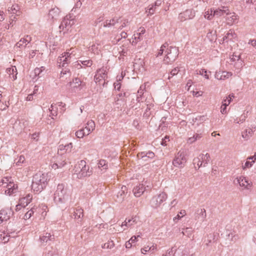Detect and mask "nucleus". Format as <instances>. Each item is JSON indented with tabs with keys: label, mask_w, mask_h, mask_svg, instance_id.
I'll use <instances>...</instances> for the list:
<instances>
[{
	"label": "nucleus",
	"mask_w": 256,
	"mask_h": 256,
	"mask_svg": "<svg viewBox=\"0 0 256 256\" xmlns=\"http://www.w3.org/2000/svg\"><path fill=\"white\" fill-rule=\"evenodd\" d=\"M48 180V174L36 173L33 176L32 189L36 192H42L47 185Z\"/></svg>",
	"instance_id": "1"
},
{
	"label": "nucleus",
	"mask_w": 256,
	"mask_h": 256,
	"mask_svg": "<svg viewBox=\"0 0 256 256\" xmlns=\"http://www.w3.org/2000/svg\"><path fill=\"white\" fill-rule=\"evenodd\" d=\"M69 194L65 186L62 184H58L56 190L54 193V200L57 204H64L68 200Z\"/></svg>",
	"instance_id": "2"
},
{
	"label": "nucleus",
	"mask_w": 256,
	"mask_h": 256,
	"mask_svg": "<svg viewBox=\"0 0 256 256\" xmlns=\"http://www.w3.org/2000/svg\"><path fill=\"white\" fill-rule=\"evenodd\" d=\"M0 186L4 188V192L6 194L10 196L17 192L18 186L12 180L11 178H4L0 182Z\"/></svg>",
	"instance_id": "3"
},
{
	"label": "nucleus",
	"mask_w": 256,
	"mask_h": 256,
	"mask_svg": "<svg viewBox=\"0 0 256 256\" xmlns=\"http://www.w3.org/2000/svg\"><path fill=\"white\" fill-rule=\"evenodd\" d=\"M178 55V50L176 47L168 46L166 50V56L163 60L164 64H170L176 59Z\"/></svg>",
	"instance_id": "4"
},
{
	"label": "nucleus",
	"mask_w": 256,
	"mask_h": 256,
	"mask_svg": "<svg viewBox=\"0 0 256 256\" xmlns=\"http://www.w3.org/2000/svg\"><path fill=\"white\" fill-rule=\"evenodd\" d=\"M76 54V50L74 48H72L68 50L62 54V56L58 58V62L59 64V66L64 67L66 64L70 63Z\"/></svg>",
	"instance_id": "5"
},
{
	"label": "nucleus",
	"mask_w": 256,
	"mask_h": 256,
	"mask_svg": "<svg viewBox=\"0 0 256 256\" xmlns=\"http://www.w3.org/2000/svg\"><path fill=\"white\" fill-rule=\"evenodd\" d=\"M210 155L208 153L200 154L193 160V164L196 168H199L201 166H206L210 160Z\"/></svg>",
	"instance_id": "6"
},
{
	"label": "nucleus",
	"mask_w": 256,
	"mask_h": 256,
	"mask_svg": "<svg viewBox=\"0 0 256 256\" xmlns=\"http://www.w3.org/2000/svg\"><path fill=\"white\" fill-rule=\"evenodd\" d=\"M186 162V154L183 151L180 150L176 155L172 161V164L175 167L182 168L184 167Z\"/></svg>",
	"instance_id": "7"
},
{
	"label": "nucleus",
	"mask_w": 256,
	"mask_h": 256,
	"mask_svg": "<svg viewBox=\"0 0 256 256\" xmlns=\"http://www.w3.org/2000/svg\"><path fill=\"white\" fill-rule=\"evenodd\" d=\"M167 198V194L162 192L152 197L150 200V205L152 208H157Z\"/></svg>",
	"instance_id": "8"
},
{
	"label": "nucleus",
	"mask_w": 256,
	"mask_h": 256,
	"mask_svg": "<svg viewBox=\"0 0 256 256\" xmlns=\"http://www.w3.org/2000/svg\"><path fill=\"white\" fill-rule=\"evenodd\" d=\"M234 184H238L244 189L249 190L252 186V184L249 182L246 177L240 176L236 177L234 180Z\"/></svg>",
	"instance_id": "9"
},
{
	"label": "nucleus",
	"mask_w": 256,
	"mask_h": 256,
	"mask_svg": "<svg viewBox=\"0 0 256 256\" xmlns=\"http://www.w3.org/2000/svg\"><path fill=\"white\" fill-rule=\"evenodd\" d=\"M107 78L106 68L102 67L96 70V72L94 76V80L96 83L100 82V81L104 80V82L103 85L104 86Z\"/></svg>",
	"instance_id": "10"
},
{
	"label": "nucleus",
	"mask_w": 256,
	"mask_h": 256,
	"mask_svg": "<svg viewBox=\"0 0 256 256\" xmlns=\"http://www.w3.org/2000/svg\"><path fill=\"white\" fill-rule=\"evenodd\" d=\"M195 16V12L192 9L186 10L185 11L180 12L178 15V19L181 22L190 20Z\"/></svg>",
	"instance_id": "11"
},
{
	"label": "nucleus",
	"mask_w": 256,
	"mask_h": 256,
	"mask_svg": "<svg viewBox=\"0 0 256 256\" xmlns=\"http://www.w3.org/2000/svg\"><path fill=\"white\" fill-rule=\"evenodd\" d=\"M80 168L82 166L80 172V176H90L92 174V170H90V166L86 164V161L82 160L79 163Z\"/></svg>",
	"instance_id": "12"
},
{
	"label": "nucleus",
	"mask_w": 256,
	"mask_h": 256,
	"mask_svg": "<svg viewBox=\"0 0 256 256\" xmlns=\"http://www.w3.org/2000/svg\"><path fill=\"white\" fill-rule=\"evenodd\" d=\"M224 19L228 25L232 26L238 22V16L235 12H232L230 10V14H226V16H224Z\"/></svg>",
	"instance_id": "13"
},
{
	"label": "nucleus",
	"mask_w": 256,
	"mask_h": 256,
	"mask_svg": "<svg viewBox=\"0 0 256 256\" xmlns=\"http://www.w3.org/2000/svg\"><path fill=\"white\" fill-rule=\"evenodd\" d=\"M230 14V9L228 6H220L218 8L214 9V15L216 18H220V16H224L226 14Z\"/></svg>",
	"instance_id": "14"
},
{
	"label": "nucleus",
	"mask_w": 256,
	"mask_h": 256,
	"mask_svg": "<svg viewBox=\"0 0 256 256\" xmlns=\"http://www.w3.org/2000/svg\"><path fill=\"white\" fill-rule=\"evenodd\" d=\"M255 131L256 126H251L242 132V136L245 140H248L252 137Z\"/></svg>",
	"instance_id": "15"
},
{
	"label": "nucleus",
	"mask_w": 256,
	"mask_h": 256,
	"mask_svg": "<svg viewBox=\"0 0 256 256\" xmlns=\"http://www.w3.org/2000/svg\"><path fill=\"white\" fill-rule=\"evenodd\" d=\"M84 216V210L78 206L74 209L72 217L78 223L81 222Z\"/></svg>",
	"instance_id": "16"
},
{
	"label": "nucleus",
	"mask_w": 256,
	"mask_h": 256,
	"mask_svg": "<svg viewBox=\"0 0 256 256\" xmlns=\"http://www.w3.org/2000/svg\"><path fill=\"white\" fill-rule=\"evenodd\" d=\"M55 239L54 236L50 232H46L42 234L39 238L40 242L42 245H44L50 241H54Z\"/></svg>",
	"instance_id": "17"
},
{
	"label": "nucleus",
	"mask_w": 256,
	"mask_h": 256,
	"mask_svg": "<svg viewBox=\"0 0 256 256\" xmlns=\"http://www.w3.org/2000/svg\"><path fill=\"white\" fill-rule=\"evenodd\" d=\"M70 84L71 88L74 92L80 90L83 86L82 81L78 78H75Z\"/></svg>",
	"instance_id": "18"
},
{
	"label": "nucleus",
	"mask_w": 256,
	"mask_h": 256,
	"mask_svg": "<svg viewBox=\"0 0 256 256\" xmlns=\"http://www.w3.org/2000/svg\"><path fill=\"white\" fill-rule=\"evenodd\" d=\"M32 40V38L28 35H26L24 38L20 39L15 45L16 48H25L27 44Z\"/></svg>",
	"instance_id": "19"
},
{
	"label": "nucleus",
	"mask_w": 256,
	"mask_h": 256,
	"mask_svg": "<svg viewBox=\"0 0 256 256\" xmlns=\"http://www.w3.org/2000/svg\"><path fill=\"white\" fill-rule=\"evenodd\" d=\"M162 2V0H156L154 4L148 7L146 10V13L148 14V16H152L154 14L156 6H160Z\"/></svg>",
	"instance_id": "20"
},
{
	"label": "nucleus",
	"mask_w": 256,
	"mask_h": 256,
	"mask_svg": "<svg viewBox=\"0 0 256 256\" xmlns=\"http://www.w3.org/2000/svg\"><path fill=\"white\" fill-rule=\"evenodd\" d=\"M232 76V72L226 71H218L215 74V78L218 80H224Z\"/></svg>",
	"instance_id": "21"
},
{
	"label": "nucleus",
	"mask_w": 256,
	"mask_h": 256,
	"mask_svg": "<svg viewBox=\"0 0 256 256\" xmlns=\"http://www.w3.org/2000/svg\"><path fill=\"white\" fill-rule=\"evenodd\" d=\"M256 160V154L252 156H249L247 158V160L246 162L244 164H242V168L244 170H246L248 168H251L253 164Z\"/></svg>",
	"instance_id": "22"
},
{
	"label": "nucleus",
	"mask_w": 256,
	"mask_h": 256,
	"mask_svg": "<svg viewBox=\"0 0 256 256\" xmlns=\"http://www.w3.org/2000/svg\"><path fill=\"white\" fill-rule=\"evenodd\" d=\"M72 147L73 145L72 142L66 144H62L58 146V152H62V154H64V153H69L72 151Z\"/></svg>",
	"instance_id": "23"
},
{
	"label": "nucleus",
	"mask_w": 256,
	"mask_h": 256,
	"mask_svg": "<svg viewBox=\"0 0 256 256\" xmlns=\"http://www.w3.org/2000/svg\"><path fill=\"white\" fill-rule=\"evenodd\" d=\"M81 64H82L84 66L90 67L92 64V61L90 60H80L75 62L74 66L76 68L80 69L82 68Z\"/></svg>",
	"instance_id": "24"
},
{
	"label": "nucleus",
	"mask_w": 256,
	"mask_h": 256,
	"mask_svg": "<svg viewBox=\"0 0 256 256\" xmlns=\"http://www.w3.org/2000/svg\"><path fill=\"white\" fill-rule=\"evenodd\" d=\"M10 216V211L7 210H2L0 211V224L4 221L9 220Z\"/></svg>",
	"instance_id": "25"
},
{
	"label": "nucleus",
	"mask_w": 256,
	"mask_h": 256,
	"mask_svg": "<svg viewBox=\"0 0 256 256\" xmlns=\"http://www.w3.org/2000/svg\"><path fill=\"white\" fill-rule=\"evenodd\" d=\"M146 188L142 184H139L133 189V192L135 196H140L145 191Z\"/></svg>",
	"instance_id": "26"
},
{
	"label": "nucleus",
	"mask_w": 256,
	"mask_h": 256,
	"mask_svg": "<svg viewBox=\"0 0 256 256\" xmlns=\"http://www.w3.org/2000/svg\"><path fill=\"white\" fill-rule=\"evenodd\" d=\"M60 10L58 8H52L49 11L48 14V18L52 20H57L60 16Z\"/></svg>",
	"instance_id": "27"
},
{
	"label": "nucleus",
	"mask_w": 256,
	"mask_h": 256,
	"mask_svg": "<svg viewBox=\"0 0 256 256\" xmlns=\"http://www.w3.org/2000/svg\"><path fill=\"white\" fill-rule=\"evenodd\" d=\"M206 120V117L204 116H198L195 118H192L190 124L196 128L200 124L203 123Z\"/></svg>",
	"instance_id": "28"
},
{
	"label": "nucleus",
	"mask_w": 256,
	"mask_h": 256,
	"mask_svg": "<svg viewBox=\"0 0 256 256\" xmlns=\"http://www.w3.org/2000/svg\"><path fill=\"white\" fill-rule=\"evenodd\" d=\"M98 167L102 172H104L108 168L109 164L106 160L101 159L98 162Z\"/></svg>",
	"instance_id": "29"
},
{
	"label": "nucleus",
	"mask_w": 256,
	"mask_h": 256,
	"mask_svg": "<svg viewBox=\"0 0 256 256\" xmlns=\"http://www.w3.org/2000/svg\"><path fill=\"white\" fill-rule=\"evenodd\" d=\"M8 11L10 14H16L17 16H20L22 14L20 8L17 4H12L11 7L8 8Z\"/></svg>",
	"instance_id": "30"
},
{
	"label": "nucleus",
	"mask_w": 256,
	"mask_h": 256,
	"mask_svg": "<svg viewBox=\"0 0 256 256\" xmlns=\"http://www.w3.org/2000/svg\"><path fill=\"white\" fill-rule=\"evenodd\" d=\"M6 72L9 74L10 78L12 80L14 81L16 79L18 72L15 66H12L11 68H7Z\"/></svg>",
	"instance_id": "31"
},
{
	"label": "nucleus",
	"mask_w": 256,
	"mask_h": 256,
	"mask_svg": "<svg viewBox=\"0 0 256 256\" xmlns=\"http://www.w3.org/2000/svg\"><path fill=\"white\" fill-rule=\"evenodd\" d=\"M84 130L86 132L87 134L91 133L95 128V123L92 120H88L86 123V126H85Z\"/></svg>",
	"instance_id": "32"
},
{
	"label": "nucleus",
	"mask_w": 256,
	"mask_h": 256,
	"mask_svg": "<svg viewBox=\"0 0 256 256\" xmlns=\"http://www.w3.org/2000/svg\"><path fill=\"white\" fill-rule=\"evenodd\" d=\"M32 198V196L31 194H27L26 196L22 198L20 200V202L22 204V207L24 208L28 206L29 203H30Z\"/></svg>",
	"instance_id": "33"
},
{
	"label": "nucleus",
	"mask_w": 256,
	"mask_h": 256,
	"mask_svg": "<svg viewBox=\"0 0 256 256\" xmlns=\"http://www.w3.org/2000/svg\"><path fill=\"white\" fill-rule=\"evenodd\" d=\"M119 18H114L110 20H106L104 22V27H110L114 26L118 22Z\"/></svg>",
	"instance_id": "34"
},
{
	"label": "nucleus",
	"mask_w": 256,
	"mask_h": 256,
	"mask_svg": "<svg viewBox=\"0 0 256 256\" xmlns=\"http://www.w3.org/2000/svg\"><path fill=\"white\" fill-rule=\"evenodd\" d=\"M202 138V134L201 133L198 134L196 133L194 134V136L192 137L189 138L188 139V144H192L196 140H200Z\"/></svg>",
	"instance_id": "35"
},
{
	"label": "nucleus",
	"mask_w": 256,
	"mask_h": 256,
	"mask_svg": "<svg viewBox=\"0 0 256 256\" xmlns=\"http://www.w3.org/2000/svg\"><path fill=\"white\" fill-rule=\"evenodd\" d=\"M71 20H68V18H64L59 28L60 30H64V28H66L67 26H71Z\"/></svg>",
	"instance_id": "36"
},
{
	"label": "nucleus",
	"mask_w": 256,
	"mask_h": 256,
	"mask_svg": "<svg viewBox=\"0 0 256 256\" xmlns=\"http://www.w3.org/2000/svg\"><path fill=\"white\" fill-rule=\"evenodd\" d=\"M236 37V34L232 30H230L224 37V40H232Z\"/></svg>",
	"instance_id": "37"
},
{
	"label": "nucleus",
	"mask_w": 256,
	"mask_h": 256,
	"mask_svg": "<svg viewBox=\"0 0 256 256\" xmlns=\"http://www.w3.org/2000/svg\"><path fill=\"white\" fill-rule=\"evenodd\" d=\"M214 16V8L208 9L204 12V17L208 20H212Z\"/></svg>",
	"instance_id": "38"
},
{
	"label": "nucleus",
	"mask_w": 256,
	"mask_h": 256,
	"mask_svg": "<svg viewBox=\"0 0 256 256\" xmlns=\"http://www.w3.org/2000/svg\"><path fill=\"white\" fill-rule=\"evenodd\" d=\"M126 190V186H122L121 190L118 193L117 197L118 202H122L125 196V191Z\"/></svg>",
	"instance_id": "39"
},
{
	"label": "nucleus",
	"mask_w": 256,
	"mask_h": 256,
	"mask_svg": "<svg viewBox=\"0 0 256 256\" xmlns=\"http://www.w3.org/2000/svg\"><path fill=\"white\" fill-rule=\"evenodd\" d=\"M184 231L182 232V234L184 236H186L187 238H193L194 236L192 234L194 233V230L191 228H186L185 229H184Z\"/></svg>",
	"instance_id": "40"
},
{
	"label": "nucleus",
	"mask_w": 256,
	"mask_h": 256,
	"mask_svg": "<svg viewBox=\"0 0 256 256\" xmlns=\"http://www.w3.org/2000/svg\"><path fill=\"white\" fill-rule=\"evenodd\" d=\"M136 223V219L134 218H126V220L122 224L121 226L122 227L124 226H126L127 227H130L132 226L134 224Z\"/></svg>",
	"instance_id": "41"
},
{
	"label": "nucleus",
	"mask_w": 256,
	"mask_h": 256,
	"mask_svg": "<svg viewBox=\"0 0 256 256\" xmlns=\"http://www.w3.org/2000/svg\"><path fill=\"white\" fill-rule=\"evenodd\" d=\"M230 62H236L238 61L240 63L241 65L242 64V60H240V54L238 53L234 52L233 54L230 56Z\"/></svg>",
	"instance_id": "42"
},
{
	"label": "nucleus",
	"mask_w": 256,
	"mask_h": 256,
	"mask_svg": "<svg viewBox=\"0 0 256 256\" xmlns=\"http://www.w3.org/2000/svg\"><path fill=\"white\" fill-rule=\"evenodd\" d=\"M145 86H141L138 91L136 101L140 102L141 101L142 96L144 94V90L145 89Z\"/></svg>",
	"instance_id": "43"
},
{
	"label": "nucleus",
	"mask_w": 256,
	"mask_h": 256,
	"mask_svg": "<svg viewBox=\"0 0 256 256\" xmlns=\"http://www.w3.org/2000/svg\"><path fill=\"white\" fill-rule=\"evenodd\" d=\"M75 134L76 136L79 138H82L86 136H88V134H86V132H85L84 128H82L81 129L76 131L75 133Z\"/></svg>",
	"instance_id": "44"
},
{
	"label": "nucleus",
	"mask_w": 256,
	"mask_h": 256,
	"mask_svg": "<svg viewBox=\"0 0 256 256\" xmlns=\"http://www.w3.org/2000/svg\"><path fill=\"white\" fill-rule=\"evenodd\" d=\"M168 46V44L167 42H166L164 44H162L161 46V47H160V49L159 50L158 52V53L156 54V57H158L160 56H161L163 54L164 52L166 53V50Z\"/></svg>",
	"instance_id": "45"
},
{
	"label": "nucleus",
	"mask_w": 256,
	"mask_h": 256,
	"mask_svg": "<svg viewBox=\"0 0 256 256\" xmlns=\"http://www.w3.org/2000/svg\"><path fill=\"white\" fill-rule=\"evenodd\" d=\"M208 73V72L205 69H200V70H196L197 74H199L203 76L206 79H209V75ZM208 73L210 74L211 72H208Z\"/></svg>",
	"instance_id": "46"
},
{
	"label": "nucleus",
	"mask_w": 256,
	"mask_h": 256,
	"mask_svg": "<svg viewBox=\"0 0 256 256\" xmlns=\"http://www.w3.org/2000/svg\"><path fill=\"white\" fill-rule=\"evenodd\" d=\"M10 236L5 233L0 234V242L5 244L9 240Z\"/></svg>",
	"instance_id": "47"
},
{
	"label": "nucleus",
	"mask_w": 256,
	"mask_h": 256,
	"mask_svg": "<svg viewBox=\"0 0 256 256\" xmlns=\"http://www.w3.org/2000/svg\"><path fill=\"white\" fill-rule=\"evenodd\" d=\"M114 246V244L112 240H108L107 242L102 245V248L111 249Z\"/></svg>",
	"instance_id": "48"
},
{
	"label": "nucleus",
	"mask_w": 256,
	"mask_h": 256,
	"mask_svg": "<svg viewBox=\"0 0 256 256\" xmlns=\"http://www.w3.org/2000/svg\"><path fill=\"white\" fill-rule=\"evenodd\" d=\"M228 236L230 240L235 242L236 241L238 238V235L236 234L234 232H230L228 234Z\"/></svg>",
	"instance_id": "49"
},
{
	"label": "nucleus",
	"mask_w": 256,
	"mask_h": 256,
	"mask_svg": "<svg viewBox=\"0 0 256 256\" xmlns=\"http://www.w3.org/2000/svg\"><path fill=\"white\" fill-rule=\"evenodd\" d=\"M44 256H58V255L56 251L52 248L51 250H48L47 252H46V254H44Z\"/></svg>",
	"instance_id": "50"
},
{
	"label": "nucleus",
	"mask_w": 256,
	"mask_h": 256,
	"mask_svg": "<svg viewBox=\"0 0 256 256\" xmlns=\"http://www.w3.org/2000/svg\"><path fill=\"white\" fill-rule=\"evenodd\" d=\"M198 212H200L198 214L200 215L199 218H200L202 221L204 220L206 216V210L205 209L201 208L200 210H198Z\"/></svg>",
	"instance_id": "51"
},
{
	"label": "nucleus",
	"mask_w": 256,
	"mask_h": 256,
	"mask_svg": "<svg viewBox=\"0 0 256 256\" xmlns=\"http://www.w3.org/2000/svg\"><path fill=\"white\" fill-rule=\"evenodd\" d=\"M57 108L56 106H55L54 105L52 104L50 108H49V110L50 111V116H56L57 115V111H56ZM52 119H54L53 117H52Z\"/></svg>",
	"instance_id": "52"
},
{
	"label": "nucleus",
	"mask_w": 256,
	"mask_h": 256,
	"mask_svg": "<svg viewBox=\"0 0 256 256\" xmlns=\"http://www.w3.org/2000/svg\"><path fill=\"white\" fill-rule=\"evenodd\" d=\"M180 70V68L178 67L175 68H174L172 69L170 72V74H169L168 78L170 79L172 76L176 75L178 73Z\"/></svg>",
	"instance_id": "53"
},
{
	"label": "nucleus",
	"mask_w": 256,
	"mask_h": 256,
	"mask_svg": "<svg viewBox=\"0 0 256 256\" xmlns=\"http://www.w3.org/2000/svg\"><path fill=\"white\" fill-rule=\"evenodd\" d=\"M246 116L244 115H242L239 118H236L234 120V122L238 124L243 123L246 120Z\"/></svg>",
	"instance_id": "54"
},
{
	"label": "nucleus",
	"mask_w": 256,
	"mask_h": 256,
	"mask_svg": "<svg viewBox=\"0 0 256 256\" xmlns=\"http://www.w3.org/2000/svg\"><path fill=\"white\" fill-rule=\"evenodd\" d=\"M186 214V212L185 210H181L180 212L177 216L174 218V220L175 221L176 220H180L182 217Z\"/></svg>",
	"instance_id": "55"
},
{
	"label": "nucleus",
	"mask_w": 256,
	"mask_h": 256,
	"mask_svg": "<svg viewBox=\"0 0 256 256\" xmlns=\"http://www.w3.org/2000/svg\"><path fill=\"white\" fill-rule=\"evenodd\" d=\"M146 112L144 113V115L146 116H148L150 114V112H148V111L150 110L151 108L153 106V104H146Z\"/></svg>",
	"instance_id": "56"
},
{
	"label": "nucleus",
	"mask_w": 256,
	"mask_h": 256,
	"mask_svg": "<svg viewBox=\"0 0 256 256\" xmlns=\"http://www.w3.org/2000/svg\"><path fill=\"white\" fill-rule=\"evenodd\" d=\"M134 40L132 42V44L134 42L136 44L138 41L140 40V34L136 33L134 35Z\"/></svg>",
	"instance_id": "57"
},
{
	"label": "nucleus",
	"mask_w": 256,
	"mask_h": 256,
	"mask_svg": "<svg viewBox=\"0 0 256 256\" xmlns=\"http://www.w3.org/2000/svg\"><path fill=\"white\" fill-rule=\"evenodd\" d=\"M229 104H228L226 102H224V104H222L221 108H220V112L222 114H224L226 113V106H228Z\"/></svg>",
	"instance_id": "58"
},
{
	"label": "nucleus",
	"mask_w": 256,
	"mask_h": 256,
	"mask_svg": "<svg viewBox=\"0 0 256 256\" xmlns=\"http://www.w3.org/2000/svg\"><path fill=\"white\" fill-rule=\"evenodd\" d=\"M98 48L94 44L89 48V50L91 51L94 54L98 53Z\"/></svg>",
	"instance_id": "59"
},
{
	"label": "nucleus",
	"mask_w": 256,
	"mask_h": 256,
	"mask_svg": "<svg viewBox=\"0 0 256 256\" xmlns=\"http://www.w3.org/2000/svg\"><path fill=\"white\" fill-rule=\"evenodd\" d=\"M119 53L120 54V57L122 58V56H125L127 54L128 50L120 48V50H119Z\"/></svg>",
	"instance_id": "60"
},
{
	"label": "nucleus",
	"mask_w": 256,
	"mask_h": 256,
	"mask_svg": "<svg viewBox=\"0 0 256 256\" xmlns=\"http://www.w3.org/2000/svg\"><path fill=\"white\" fill-rule=\"evenodd\" d=\"M34 208H32L29 211H28L26 214H25V217L27 218H30L32 215L34 214Z\"/></svg>",
	"instance_id": "61"
},
{
	"label": "nucleus",
	"mask_w": 256,
	"mask_h": 256,
	"mask_svg": "<svg viewBox=\"0 0 256 256\" xmlns=\"http://www.w3.org/2000/svg\"><path fill=\"white\" fill-rule=\"evenodd\" d=\"M147 153L148 152H143L141 153H139L138 156H140L144 160H146Z\"/></svg>",
	"instance_id": "62"
},
{
	"label": "nucleus",
	"mask_w": 256,
	"mask_h": 256,
	"mask_svg": "<svg viewBox=\"0 0 256 256\" xmlns=\"http://www.w3.org/2000/svg\"><path fill=\"white\" fill-rule=\"evenodd\" d=\"M34 73L35 76H41L40 74L42 73V69L36 68L34 70Z\"/></svg>",
	"instance_id": "63"
},
{
	"label": "nucleus",
	"mask_w": 256,
	"mask_h": 256,
	"mask_svg": "<svg viewBox=\"0 0 256 256\" xmlns=\"http://www.w3.org/2000/svg\"><path fill=\"white\" fill-rule=\"evenodd\" d=\"M234 98V94H229L228 96H226V98L228 99V102H226L228 104H230L231 102L232 98Z\"/></svg>",
	"instance_id": "64"
}]
</instances>
